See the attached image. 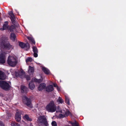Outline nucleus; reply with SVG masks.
<instances>
[{"instance_id":"obj_1","label":"nucleus","mask_w":126,"mask_h":126,"mask_svg":"<svg viewBox=\"0 0 126 126\" xmlns=\"http://www.w3.org/2000/svg\"><path fill=\"white\" fill-rule=\"evenodd\" d=\"M8 38L5 36H3L0 40V43L2 47L4 48L9 50L13 48L12 46L11 45L9 41Z\"/></svg>"},{"instance_id":"obj_2","label":"nucleus","mask_w":126,"mask_h":126,"mask_svg":"<svg viewBox=\"0 0 126 126\" xmlns=\"http://www.w3.org/2000/svg\"><path fill=\"white\" fill-rule=\"evenodd\" d=\"M38 126H49L46 117L44 115H40L37 120Z\"/></svg>"},{"instance_id":"obj_3","label":"nucleus","mask_w":126,"mask_h":126,"mask_svg":"<svg viewBox=\"0 0 126 126\" xmlns=\"http://www.w3.org/2000/svg\"><path fill=\"white\" fill-rule=\"evenodd\" d=\"M46 109L49 112H53L55 111L56 107L53 101H51L46 107Z\"/></svg>"},{"instance_id":"obj_4","label":"nucleus","mask_w":126,"mask_h":126,"mask_svg":"<svg viewBox=\"0 0 126 126\" xmlns=\"http://www.w3.org/2000/svg\"><path fill=\"white\" fill-rule=\"evenodd\" d=\"M0 87L2 89L8 91L10 90L11 86L9 84L7 81L0 80Z\"/></svg>"},{"instance_id":"obj_5","label":"nucleus","mask_w":126,"mask_h":126,"mask_svg":"<svg viewBox=\"0 0 126 126\" xmlns=\"http://www.w3.org/2000/svg\"><path fill=\"white\" fill-rule=\"evenodd\" d=\"M7 63L9 65L14 67L16 65L17 62L15 58L9 56L7 59Z\"/></svg>"},{"instance_id":"obj_6","label":"nucleus","mask_w":126,"mask_h":126,"mask_svg":"<svg viewBox=\"0 0 126 126\" xmlns=\"http://www.w3.org/2000/svg\"><path fill=\"white\" fill-rule=\"evenodd\" d=\"M23 101L27 106L30 107H31L32 101L30 98H28L27 96H24L23 98Z\"/></svg>"},{"instance_id":"obj_7","label":"nucleus","mask_w":126,"mask_h":126,"mask_svg":"<svg viewBox=\"0 0 126 126\" xmlns=\"http://www.w3.org/2000/svg\"><path fill=\"white\" fill-rule=\"evenodd\" d=\"M19 45L22 48H25V50L28 51L30 49V45L28 42H27L25 44L21 42H19Z\"/></svg>"},{"instance_id":"obj_8","label":"nucleus","mask_w":126,"mask_h":126,"mask_svg":"<svg viewBox=\"0 0 126 126\" xmlns=\"http://www.w3.org/2000/svg\"><path fill=\"white\" fill-rule=\"evenodd\" d=\"M6 54L4 52H2L0 54V63L4 64L5 63Z\"/></svg>"},{"instance_id":"obj_9","label":"nucleus","mask_w":126,"mask_h":126,"mask_svg":"<svg viewBox=\"0 0 126 126\" xmlns=\"http://www.w3.org/2000/svg\"><path fill=\"white\" fill-rule=\"evenodd\" d=\"M15 74L16 76L19 77L21 78H23L24 76L25 73V72L23 70L19 71L18 72H15Z\"/></svg>"},{"instance_id":"obj_10","label":"nucleus","mask_w":126,"mask_h":126,"mask_svg":"<svg viewBox=\"0 0 126 126\" xmlns=\"http://www.w3.org/2000/svg\"><path fill=\"white\" fill-rule=\"evenodd\" d=\"M21 113L19 111L16 112L15 116V118L16 121L17 122H19L21 120Z\"/></svg>"},{"instance_id":"obj_11","label":"nucleus","mask_w":126,"mask_h":126,"mask_svg":"<svg viewBox=\"0 0 126 126\" xmlns=\"http://www.w3.org/2000/svg\"><path fill=\"white\" fill-rule=\"evenodd\" d=\"M21 91L22 93H26L28 91V88L25 86H22L21 87Z\"/></svg>"},{"instance_id":"obj_12","label":"nucleus","mask_w":126,"mask_h":126,"mask_svg":"<svg viewBox=\"0 0 126 126\" xmlns=\"http://www.w3.org/2000/svg\"><path fill=\"white\" fill-rule=\"evenodd\" d=\"M54 90V88L53 85H49L47 86L46 88V91L50 92Z\"/></svg>"},{"instance_id":"obj_13","label":"nucleus","mask_w":126,"mask_h":126,"mask_svg":"<svg viewBox=\"0 0 126 126\" xmlns=\"http://www.w3.org/2000/svg\"><path fill=\"white\" fill-rule=\"evenodd\" d=\"M6 75L4 73L0 70V79L4 80L6 78Z\"/></svg>"},{"instance_id":"obj_14","label":"nucleus","mask_w":126,"mask_h":126,"mask_svg":"<svg viewBox=\"0 0 126 126\" xmlns=\"http://www.w3.org/2000/svg\"><path fill=\"white\" fill-rule=\"evenodd\" d=\"M46 87V84L44 83H42L39 85L38 89L39 91H41L44 89Z\"/></svg>"},{"instance_id":"obj_15","label":"nucleus","mask_w":126,"mask_h":126,"mask_svg":"<svg viewBox=\"0 0 126 126\" xmlns=\"http://www.w3.org/2000/svg\"><path fill=\"white\" fill-rule=\"evenodd\" d=\"M29 88L31 90H33L35 87V85L33 81H30L28 85Z\"/></svg>"},{"instance_id":"obj_16","label":"nucleus","mask_w":126,"mask_h":126,"mask_svg":"<svg viewBox=\"0 0 126 126\" xmlns=\"http://www.w3.org/2000/svg\"><path fill=\"white\" fill-rule=\"evenodd\" d=\"M8 22L6 21L4 22V23L3 24V28H1L0 30H3L8 29L9 27L8 26Z\"/></svg>"},{"instance_id":"obj_17","label":"nucleus","mask_w":126,"mask_h":126,"mask_svg":"<svg viewBox=\"0 0 126 126\" xmlns=\"http://www.w3.org/2000/svg\"><path fill=\"white\" fill-rule=\"evenodd\" d=\"M34 71V67H31L30 66H29V69L28 70V73L31 75L32 74Z\"/></svg>"},{"instance_id":"obj_18","label":"nucleus","mask_w":126,"mask_h":126,"mask_svg":"<svg viewBox=\"0 0 126 126\" xmlns=\"http://www.w3.org/2000/svg\"><path fill=\"white\" fill-rule=\"evenodd\" d=\"M42 69L44 73L46 74H48L50 73V71L49 70L45 67H43Z\"/></svg>"},{"instance_id":"obj_19","label":"nucleus","mask_w":126,"mask_h":126,"mask_svg":"<svg viewBox=\"0 0 126 126\" xmlns=\"http://www.w3.org/2000/svg\"><path fill=\"white\" fill-rule=\"evenodd\" d=\"M16 38V36L15 33H11L10 37L11 40L14 41L15 40Z\"/></svg>"},{"instance_id":"obj_20","label":"nucleus","mask_w":126,"mask_h":126,"mask_svg":"<svg viewBox=\"0 0 126 126\" xmlns=\"http://www.w3.org/2000/svg\"><path fill=\"white\" fill-rule=\"evenodd\" d=\"M69 123L71 124L72 126H79V123L76 120L74 122L70 121Z\"/></svg>"},{"instance_id":"obj_21","label":"nucleus","mask_w":126,"mask_h":126,"mask_svg":"<svg viewBox=\"0 0 126 126\" xmlns=\"http://www.w3.org/2000/svg\"><path fill=\"white\" fill-rule=\"evenodd\" d=\"M15 28L16 27L12 25L10 27H9L7 29L10 32H13Z\"/></svg>"},{"instance_id":"obj_22","label":"nucleus","mask_w":126,"mask_h":126,"mask_svg":"<svg viewBox=\"0 0 126 126\" xmlns=\"http://www.w3.org/2000/svg\"><path fill=\"white\" fill-rule=\"evenodd\" d=\"M24 117L28 121H32V119L30 118L27 114L25 115Z\"/></svg>"},{"instance_id":"obj_23","label":"nucleus","mask_w":126,"mask_h":126,"mask_svg":"<svg viewBox=\"0 0 126 126\" xmlns=\"http://www.w3.org/2000/svg\"><path fill=\"white\" fill-rule=\"evenodd\" d=\"M11 126H20L18 123L13 121L11 122Z\"/></svg>"},{"instance_id":"obj_24","label":"nucleus","mask_w":126,"mask_h":126,"mask_svg":"<svg viewBox=\"0 0 126 126\" xmlns=\"http://www.w3.org/2000/svg\"><path fill=\"white\" fill-rule=\"evenodd\" d=\"M27 38L29 40L32 42L33 44H35V42L33 38L29 36L27 37Z\"/></svg>"},{"instance_id":"obj_25","label":"nucleus","mask_w":126,"mask_h":126,"mask_svg":"<svg viewBox=\"0 0 126 126\" xmlns=\"http://www.w3.org/2000/svg\"><path fill=\"white\" fill-rule=\"evenodd\" d=\"M34 81L35 82L40 83L42 82V80L41 79H38L35 78L34 79Z\"/></svg>"},{"instance_id":"obj_26","label":"nucleus","mask_w":126,"mask_h":126,"mask_svg":"<svg viewBox=\"0 0 126 126\" xmlns=\"http://www.w3.org/2000/svg\"><path fill=\"white\" fill-rule=\"evenodd\" d=\"M57 101L61 103H62L64 102L63 100L60 97H59L58 99L57 100Z\"/></svg>"},{"instance_id":"obj_27","label":"nucleus","mask_w":126,"mask_h":126,"mask_svg":"<svg viewBox=\"0 0 126 126\" xmlns=\"http://www.w3.org/2000/svg\"><path fill=\"white\" fill-rule=\"evenodd\" d=\"M65 102L68 105H69L70 104L69 100L67 96H65Z\"/></svg>"},{"instance_id":"obj_28","label":"nucleus","mask_w":126,"mask_h":126,"mask_svg":"<svg viewBox=\"0 0 126 126\" xmlns=\"http://www.w3.org/2000/svg\"><path fill=\"white\" fill-rule=\"evenodd\" d=\"M10 18L11 19V21L12 23L14 24L15 25L16 23V21L15 19V17L14 16V17H10Z\"/></svg>"},{"instance_id":"obj_29","label":"nucleus","mask_w":126,"mask_h":126,"mask_svg":"<svg viewBox=\"0 0 126 126\" xmlns=\"http://www.w3.org/2000/svg\"><path fill=\"white\" fill-rule=\"evenodd\" d=\"M32 48L34 52H38V49L36 47L33 46Z\"/></svg>"},{"instance_id":"obj_30","label":"nucleus","mask_w":126,"mask_h":126,"mask_svg":"<svg viewBox=\"0 0 126 126\" xmlns=\"http://www.w3.org/2000/svg\"><path fill=\"white\" fill-rule=\"evenodd\" d=\"M26 78L27 80H29L31 79L29 75H26L25 74L24 76L23 77V78Z\"/></svg>"},{"instance_id":"obj_31","label":"nucleus","mask_w":126,"mask_h":126,"mask_svg":"<svg viewBox=\"0 0 126 126\" xmlns=\"http://www.w3.org/2000/svg\"><path fill=\"white\" fill-rule=\"evenodd\" d=\"M71 114V113L68 110L65 112V113L64 115L65 117V116H67Z\"/></svg>"},{"instance_id":"obj_32","label":"nucleus","mask_w":126,"mask_h":126,"mask_svg":"<svg viewBox=\"0 0 126 126\" xmlns=\"http://www.w3.org/2000/svg\"><path fill=\"white\" fill-rule=\"evenodd\" d=\"M32 60V59L30 57H29L26 60V62L27 63L29 62H31Z\"/></svg>"},{"instance_id":"obj_33","label":"nucleus","mask_w":126,"mask_h":126,"mask_svg":"<svg viewBox=\"0 0 126 126\" xmlns=\"http://www.w3.org/2000/svg\"><path fill=\"white\" fill-rule=\"evenodd\" d=\"M51 124L52 126H57V124L55 121H52Z\"/></svg>"},{"instance_id":"obj_34","label":"nucleus","mask_w":126,"mask_h":126,"mask_svg":"<svg viewBox=\"0 0 126 126\" xmlns=\"http://www.w3.org/2000/svg\"><path fill=\"white\" fill-rule=\"evenodd\" d=\"M9 14L10 16V17H14V16H15L13 12L12 11H10L9 13Z\"/></svg>"},{"instance_id":"obj_35","label":"nucleus","mask_w":126,"mask_h":126,"mask_svg":"<svg viewBox=\"0 0 126 126\" xmlns=\"http://www.w3.org/2000/svg\"><path fill=\"white\" fill-rule=\"evenodd\" d=\"M65 117L64 115H63L62 114H60L59 115L58 117L59 118H63Z\"/></svg>"},{"instance_id":"obj_36","label":"nucleus","mask_w":126,"mask_h":126,"mask_svg":"<svg viewBox=\"0 0 126 126\" xmlns=\"http://www.w3.org/2000/svg\"><path fill=\"white\" fill-rule=\"evenodd\" d=\"M37 52H34L33 56L35 57H38Z\"/></svg>"},{"instance_id":"obj_37","label":"nucleus","mask_w":126,"mask_h":126,"mask_svg":"<svg viewBox=\"0 0 126 126\" xmlns=\"http://www.w3.org/2000/svg\"><path fill=\"white\" fill-rule=\"evenodd\" d=\"M53 86L55 87H56L57 89H58V87L57 86V84L56 83H54L53 84Z\"/></svg>"},{"instance_id":"obj_38","label":"nucleus","mask_w":126,"mask_h":126,"mask_svg":"<svg viewBox=\"0 0 126 126\" xmlns=\"http://www.w3.org/2000/svg\"><path fill=\"white\" fill-rule=\"evenodd\" d=\"M7 115L8 116L10 117L11 116V114H8Z\"/></svg>"},{"instance_id":"obj_39","label":"nucleus","mask_w":126,"mask_h":126,"mask_svg":"<svg viewBox=\"0 0 126 126\" xmlns=\"http://www.w3.org/2000/svg\"><path fill=\"white\" fill-rule=\"evenodd\" d=\"M4 99V100L7 101V100H8V98H7L5 97Z\"/></svg>"},{"instance_id":"obj_40","label":"nucleus","mask_w":126,"mask_h":126,"mask_svg":"<svg viewBox=\"0 0 126 126\" xmlns=\"http://www.w3.org/2000/svg\"><path fill=\"white\" fill-rule=\"evenodd\" d=\"M65 126H69V125H66Z\"/></svg>"},{"instance_id":"obj_41","label":"nucleus","mask_w":126,"mask_h":126,"mask_svg":"<svg viewBox=\"0 0 126 126\" xmlns=\"http://www.w3.org/2000/svg\"><path fill=\"white\" fill-rule=\"evenodd\" d=\"M59 87H58V89H57L58 91H59Z\"/></svg>"}]
</instances>
